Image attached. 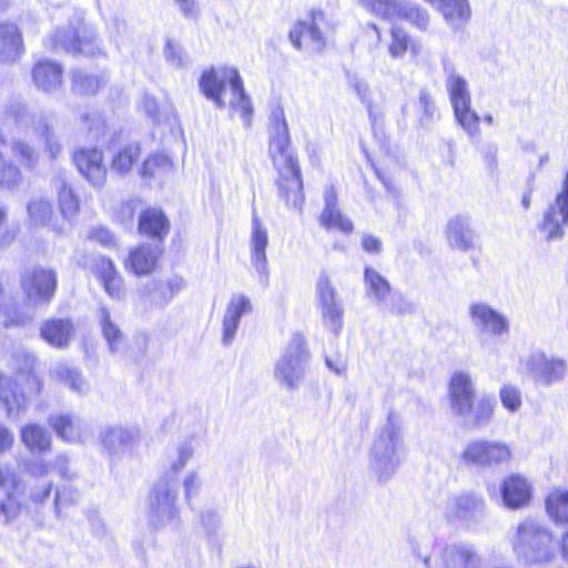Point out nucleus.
I'll use <instances>...</instances> for the list:
<instances>
[{
	"label": "nucleus",
	"instance_id": "f257e3e1",
	"mask_svg": "<svg viewBox=\"0 0 568 568\" xmlns=\"http://www.w3.org/2000/svg\"><path fill=\"white\" fill-rule=\"evenodd\" d=\"M270 124L268 153L276 172L278 196L288 209L302 211L305 202L303 174L298 158L291 150V134L282 108L272 111Z\"/></svg>",
	"mask_w": 568,
	"mask_h": 568
},
{
	"label": "nucleus",
	"instance_id": "f03ea898",
	"mask_svg": "<svg viewBox=\"0 0 568 568\" xmlns=\"http://www.w3.org/2000/svg\"><path fill=\"white\" fill-rule=\"evenodd\" d=\"M199 88L207 100H211L221 109L227 105L224 94L226 89L230 88L233 99L230 100L229 105L239 111L246 123L251 122L252 104L236 68L229 65L206 68L199 78Z\"/></svg>",
	"mask_w": 568,
	"mask_h": 568
},
{
	"label": "nucleus",
	"instance_id": "7ed1b4c3",
	"mask_svg": "<svg viewBox=\"0 0 568 568\" xmlns=\"http://www.w3.org/2000/svg\"><path fill=\"white\" fill-rule=\"evenodd\" d=\"M447 396L453 413L463 419H469L474 427L487 425L495 413L493 396L477 397L475 384L469 374L455 372L447 385Z\"/></svg>",
	"mask_w": 568,
	"mask_h": 568
},
{
	"label": "nucleus",
	"instance_id": "20e7f679",
	"mask_svg": "<svg viewBox=\"0 0 568 568\" xmlns=\"http://www.w3.org/2000/svg\"><path fill=\"white\" fill-rule=\"evenodd\" d=\"M51 51L63 50L74 57H104L98 33L84 23L69 24L57 28L47 39Z\"/></svg>",
	"mask_w": 568,
	"mask_h": 568
},
{
	"label": "nucleus",
	"instance_id": "39448f33",
	"mask_svg": "<svg viewBox=\"0 0 568 568\" xmlns=\"http://www.w3.org/2000/svg\"><path fill=\"white\" fill-rule=\"evenodd\" d=\"M43 390V382L32 373H22L13 377L0 372V405L8 417H19L28 407V400L38 397Z\"/></svg>",
	"mask_w": 568,
	"mask_h": 568
},
{
	"label": "nucleus",
	"instance_id": "423d86ee",
	"mask_svg": "<svg viewBox=\"0 0 568 568\" xmlns=\"http://www.w3.org/2000/svg\"><path fill=\"white\" fill-rule=\"evenodd\" d=\"M10 151L16 162L6 159L0 151V190L13 191L24 180L23 171L33 172L40 163V153L29 141L18 138L10 143Z\"/></svg>",
	"mask_w": 568,
	"mask_h": 568
},
{
	"label": "nucleus",
	"instance_id": "0eeeda50",
	"mask_svg": "<svg viewBox=\"0 0 568 568\" xmlns=\"http://www.w3.org/2000/svg\"><path fill=\"white\" fill-rule=\"evenodd\" d=\"M58 272L40 264L24 270L20 275V288L26 300L34 305H49L58 291Z\"/></svg>",
	"mask_w": 568,
	"mask_h": 568
},
{
	"label": "nucleus",
	"instance_id": "6e6552de",
	"mask_svg": "<svg viewBox=\"0 0 568 568\" xmlns=\"http://www.w3.org/2000/svg\"><path fill=\"white\" fill-rule=\"evenodd\" d=\"M109 169L119 176H129L139 165L143 156V146L140 141L114 133L108 141Z\"/></svg>",
	"mask_w": 568,
	"mask_h": 568
},
{
	"label": "nucleus",
	"instance_id": "1a4fd4ad",
	"mask_svg": "<svg viewBox=\"0 0 568 568\" xmlns=\"http://www.w3.org/2000/svg\"><path fill=\"white\" fill-rule=\"evenodd\" d=\"M71 161L80 175L93 187L101 189L106 184L110 169L99 146L85 145L74 149Z\"/></svg>",
	"mask_w": 568,
	"mask_h": 568
},
{
	"label": "nucleus",
	"instance_id": "9d476101",
	"mask_svg": "<svg viewBox=\"0 0 568 568\" xmlns=\"http://www.w3.org/2000/svg\"><path fill=\"white\" fill-rule=\"evenodd\" d=\"M164 253L162 244L141 242L129 248L122 264L129 274L138 278L152 276L159 271Z\"/></svg>",
	"mask_w": 568,
	"mask_h": 568
},
{
	"label": "nucleus",
	"instance_id": "9b49d317",
	"mask_svg": "<svg viewBox=\"0 0 568 568\" xmlns=\"http://www.w3.org/2000/svg\"><path fill=\"white\" fill-rule=\"evenodd\" d=\"M91 273L111 300L125 298L128 292L125 280L110 256L95 257L91 265Z\"/></svg>",
	"mask_w": 568,
	"mask_h": 568
},
{
	"label": "nucleus",
	"instance_id": "f8f14e48",
	"mask_svg": "<svg viewBox=\"0 0 568 568\" xmlns=\"http://www.w3.org/2000/svg\"><path fill=\"white\" fill-rule=\"evenodd\" d=\"M462 458L467 464L486 467L507 463L511 458V450L504 443L474 440L466 446Z\"/></svg>",
	"mask_w": 568,
	"mask_h": 568
},
{
	"label": "nucleus",
	"instance_id": "ddd939ff",
	"mask_svg": "<svg viewBox=\"0 0 568 568\" xmlns=\"http://www.w3.org/2000/svg\"><path fill=\"white\" fill-rule=\"evenodd\" d=\"M310 22L296 21L288 32V39L295 49L302 50L312 47L314 52H322L326 47V39L316 22L325 19L322 10L310 11Z\"/></svg>",
	"mask_w": 568,
	"mask_h": 568
},
{
	"label": "nucleus",
	"instance_id": "4468645a",
	"mask_svg": "<svg viewBox=\"0 0 568 568\" xmlns=\"http://www.w3.org/2000/svg\"><path fill=\"white\" fill-rule=\"evenodd\" d=\"M568 223V172L562 181V189L557 193L555 201L546 210L539 224L540 231L547 240L561 239L565 234L564 226Z\"/></svg>",
	"mask_w": 568,
	"mask_h": 568
},
{
	"label": "nucleus",
	"instance_id": "2eb2a0df",
	"mask_svg": "<svg viewBox=\"0 0 568 568\" xmlns=\"http://www.w3.org/2000/svg\"><path fill=\"white\" fill-rule=\"evenodd\" d=\"M136 230L141 236L164 245L171 231V222L162 207L146 206L138 215Z\"/></svg>",
	"mask_w": 568,
	"mask_h": 568
},
{
	"label": "nucleus",
	"instance_id": "dca6fc26",
	"mask_svg": "<svg viewBox=\"0 0 568 568\" xmlns=\"http://www.w3.org/2000/svg\"><path fill=\"white\" fill-rule=\"evenodd\" d=\"M318 223L327 232L337 231L345 235L354 232V223L339 209L338 195L333 186L324 192V209L318 216Z\"/></svg>",
	"mask_w": 568,
	"mask_h": 568
},
{
	"label": "nucleus",
	"instance_id": "f3484780",
	"mask_svg": "<svg viewBox=\"0 0 568 568\" xmlns=\"http://www.w3.org/2000/svg\"><path fill=\"white\" fill-rule=\"evenodd\" d=\"M389 40L386 50L390 59L403 60L407 55L415 60L422 55L423 45L407 29L399 24H392L388 29Z\"/></svg>",
	"mask_w": 568,
	"mask_h": 568
},
{
	"label": "nucleus",
	"instance_id": "a211bd4d",
	"mask_svg": "<svg viewBox=\"0 0 568 568\" xmlns=\"http://www.w3.org/2000/svg\"><path fill=\"white\" fill-rule=\"evenodd\" d=\"M39 334L50 346L67 348L75 334V324L71 317H49L42 322Z\"/></svg>",
	"mask_w": 568,
	"mask_h": 568
},
{
	"label": "nucleus",
	"instance_id": "6ab92c4d",
	"mask_svg": "<svg viewBox=\"0 0 568 568\" xmlns=\"http://www.w3.org/2000/svg\"><path fill=\"white\" fill-rule=\"evenodd\" d=\"M31 78L33 84L45 93L57 91L63 84L64 69L61 63L40 59L32 65Z\"/></svg>",
	"mask_w": 568,
	"mask_h": 568
},
{
	"label": "nucleus",
	"instance_id": "aec40b11",
	"mask_svg": "<svg viewBox=\"0 0 568 568\" xmlns=\"http://www.w3.org/2000/svg\"><path fill=\"white\" fill-rule=\"evenodd\" d=\"M531 484L520 474L506 476L500 485V495L504 504L511 509L529 505L531 499Z\"/></svg>",
	"mask_w": 568,
	"mask_h": 568
},
{
	"label": "nucleus",
	"instance_id": "412c9836",
	"mask_svg": "<svg viewBox=\"0 0 568 568\" xmlns=\"http://www.w3.org/2000/svg\"><path fill=\"white\" fill-rule=\"evenodd\" d=\"M527 369L538 382L551 384L564 377L566 364L560 358L548 357L544 353H535L527 362Z\"/></svg>",
	"mask_w": 568,
	"mask_h": 568
},
{
	"label": "nucleus",
	"instance_id": "4be33fe9",
	"mask_svg": "<svg viewBox=\"0 0 568 568\" xmlns=\"http://www.w3.org/2000/svg\"><path fill=\"white\" fill-rule=\"evenodd\" d=\"M20 28L13 22H0V63H12L24 53Z\"/></svg>",
	"mask_w": 568,
	"mask_h": 568
},
{
	"label": "nucleus",
	"instance_id": "5701e85b",
	"mask_svg": "<svg viewBox=\"0 0 568 568\" xmlns=\"http://www.w3.org/2000/svg\"><path fill=\"white\" fill-rule=\"evenodd\" d=\"M20 439L32 454L43 455L52 449L51 435L39 424L29 423L21 427Z\"/></svg>",
	"mask_w": 568,
	"mask_h": 568
},
{
	"label": "nucleus",
	"instance_id": "b1692460",
	"mask_svg": "<svg viewBox=\"0 0 568 568\" xmlns=\"http://www.w3.org/2000/svg\"><path fill=\"white\" fill-rule=\"evenodd\" d=\"M27 213L32 224L61 233L62 230L55 222L54 209L50 200L44 197L30 200L27 204Z\"/></svg>",
	"mask_w": 568,
	"mask_h": 568
},
{
	"label": "nucleus",
	"instance_id": "393cba45",
	"mask_svg": "<svg viewBox=\"0 0 568 568\" xmlns=\"http://www.w3.org/2000/svg\"><path fill=\"white\" fill-rule=\"evenodd\" d=\"M469 314L471 318L477 321L484 329H487L493 334L500 335L508 331L507 320L486 304H471L469 307Z\"/></svg>",
	"mask_w": 568,
	"mask_h": 568
},
{
	"label": "nucleus",
	"instance_id": "a878e982",
	"mask_svg": "<svg viewBox=\"0 0 568 568\" xmlns=\"http://www.w3.org/2000/svg\"><path fill=\"white\" fill-rule=\"evenodd\" d=\"M250 311L251 302L245 295H237L231 300L223 318V341L225 343L233 339L242 315Z\"/></svg>",
	"mask_w": 568,
	"mask_h": 568
},
{
	"label": "nucleus",
	"instance_id": "bb28decb",
	"mask_svg": "<svg viewBox=\"0 0 568 568\" xmlns=\"http://www.w3.org/2000/svg\"><path fill=\"white\" fill-rule=\"evenodd\" d=\"M550 534L547 530L538 527L532 521H524L518 525V542L531 552L544 549L550 541Z\"/></svg>",
	"mask_w": 568,
	"mask_h": 568
},
{
	"label": "nucleus",
	"instance_id": "cd10ccee",
	"mask_svg": "<svg viewBox=\"0 0 568 568\" xmlns=\"http://www.w3.org/2000/svg\"><path fill=\"white\" fill-rule=\"evenodd\" d=\"M71 90L77 95L92 97L100 92L104 79L100 74L87 73L82 69H73L70 79Z\"/></svg>",
	"mask_w": 568,
	"mask_h": 568
},
{
	"label": "nucleus",
	"instance_id": "c85d7f7f",
	"mask_svg": "<svg viewBox=\"0 0 568 568\" xmlns=\"http://www.w3.org/2000/svg\"><path fill=\"white\" fill-rule=\"evenodd\" d=\"M4 493V497L0 500V523L10 524L18 519L23 509L24 505L21 500L22 497V485L20 488L8 489Z\"/></svg>",
	"mask_w": 568,
	"mask_h": 568
},
{
	"label": "nucleus",
	"instance_id": "c756f323",
	"mask_svg": "<svg viewBox=\"0 0 568 568\" xmlns=\"http://www.w3.org/2000/svg\"><path fill=\"white\" fill-rule=\"evenodd\" d=\"M55 435L64 442L73 443L81 437V429L75 418L70 414L52 415L48 419Z\"/></svg>",
	"mask_w": 568,
	"mask_h": 568
},
{
	"label": "nucleus",
	"instance_id": "7c9ffc66",
	"mask_svg": "<svg viewBox=\"0 0 568 568\" xmlns=\"http://www.w3.org/2000/svg\"><path fill=\"white\" fill-rule=\"evenodd\" d=\"M184 285L181 276H174L166 281H154L148 288V294L152 296L156 304L163 305L173 300Z\"/></svg>",
	"mask_w": 568,
	"mask_h": 568
},
{
	"label": "nucleus",
	"instance_id": "2f4dec72",
	"mask_svg": "<svg viewBox=\"0 0 568 568\" xmlns=\"http://www.w3.org/2000/svg\"><path fill=\"white\" fill-rule=\"evenodd\" d=\"M446 236L453 247L467 251L473 247V236L467 223L455 216L447 223Z\"/></svg>",
	"mask_w": 568,
	"mask_h": 568
},
{
	"label": "nucleus",
	"instance_id": "473e14b6",
	"mask_svg": "<svg viewBox=\"0 0 568 568\" xmlns=\"http://www.w3.org/2000/svg\"><path fill=\"white\" fill-rule=\"evenodd\" d=\"M548 516L560 524L568 523V490L556 488L545 499Z\"/></svg>",
	"mask_w": 568,
	"mask_h": 568
},
{
	"label": "nucleus",
	"instance_id": "72a5a7b5",
	"mask_svg": "<svg viewBox=\"0 0 568 568\" xmlns=\"http://www.w3.org/2000/svg\"><path fill=\"white\" fill-rule=\"evenodd\" d=\"M57 203L60 214L65 220H72L78 215L81 203L78 194L71 185L62 183L57 192Z\"/></svg>",
	"mask_w": 568,
	"mask_h": 568
},
{
	"label": "nucleus",
	"instance_id": "f704fd0d",
	"mask_svg": "<svg viewBox=\"0 0 568 568\" xmlns=\"http://www.w3.org/2000/svg\"><path fill=\"white\" fill-rule=\"evenodd\" d=\"M398 19L408 22L422 32L427 31L430 26V14L428 10L417 3L403 2Z\"/></svg>",
	"mask_w": 568,
	"mask_h": 568
},
{
	"label": "nucleus",
	"instance_id": "c9c22d12",
	"mask_svg": "<svg viewBox=\"0 0 568 568\" xmlns=\"http://www.w3.org/2000/svg\"><path fill=\"white\" fill-rule=\"evenodd\" d=\"M37 131L49 160L55 162L63 153V144L58 139L53 125L48 120H42L39 122Z\"/></svg>",
	"mask_w": 568,
	"mask_h": 568
},
{
	"label": "nucleus",
	"instance_id": "e433bc0d",
	"mask_svg": "<svg viewBox=\"0 0 568 568\" xmlns=\"http://www.w3.org/2000/svg\"><path fill=\"white\" fill-rule=\"evenodd\" d=\"M268 237L266 230L261 225L257 219L253 221L251 235L252 262L255 266H264L266 262V246Z\"/></svg>",
	"mask_w": 568,
	"mask_h": 568
},
{
	"label": "nucleus",
	"instance_id": "4c0bfd02",
	"mask_svg": "<svg viewBox=\"0 0 568 568\" xmlns=\"http://www.w3.org/2000/svg\"><path fill=\"white\" fill-rule=\"evenodd\" d=\"M447 89L453 109L471 104V97L467 82L458 74H450L447 79Z\"/></svg>",
	"mask_w": 568,
	"mask_h": 568
},
{
	"label": "nucleus",
	"instance_id": "58836bf2",
	"mask_svg": "<svg viewBox=\"0 0 568 568\" xmlns=\"http://www.w3.org/2000/svg\"><path fill=\"white\" fill-rule=\"evenodd\" d=\"M363 7L383 20L398 19L402 1L398 0H361Z\"/></svg>",
	"mask_w": 568,
	"mask_h": 568
},
{
	"label": "nucleus",
	"instance_id": "ea45409f",
	"mask_svg": "<svg viewBox=\"0 0 568 568\" xmlns=\"http://www.w3.org/2000/svg\"><path fill=\"white\" fill-rule=\"evenodd\" d=\"M172 165L170 158L162 152H152L139 165V173L143 179L155 176L161 171L169 169Z\"/></svg>",
	"mask_w": 568,
	"mask_h": 568
},
{
	"label": "nucleus",
	"instance_id": "a19ab883",
	"mask_svg": "<svg viewBox=\"0 0 568 568\" xmlns=\"http://www.w3.org/2000/svg\"><path fill=\"white\" fill-rule=\"evenodd\" d=\"M276 376L286 386L295 387L301 378L298 358L294 356L283 357L276 365Z\"/></svg>",
	"mask_w": 568,
	"mask_h": 568
},
{
	"label": "nucleus",
	"instance_id": "79ce46f5",
	"mask_svg": "<svg viewBox=\"0 0 568 568\" xmlns=\"http://www.w3.org/2000/svg\"><path fill=\"white\" fill-rule=\"evenodd\" d=\"M364 282L368 291L378 300L386 298L392 292L389 282L372 266L364 268Z\"/></svg>",
	"mask_w": 568,
	"mask_h": 568
},
{
	"label": "nucleus",
	"instance_id": "37998d69",
	"mask_svg": "<svg viewBox=\"0 0 568 568\" xmlns=\"http://www.w3.org/2000/svg\"><path fill=\"white\" fill-rule=\"evenodd\" d=\"M454 110L456 122L465 130L468 135H476L479 133L480 118L471 104H466Z\"/></svg>",
	"mask_w": 568,
	"mask_h": 568
},
{
	"label": "nucleus",
	"instance_id": "c03bdc74",
	"mask_svg": "<svg viewBox=\"0 0 568 568\" xmlns=\"http://www.w3.org/2000/svg\"><path fill=\"white\" fill-rule=\"evenodd\" d=\"M100 324L102 335L106 339L109 347L112 351H116L122 341V333L119 326L112 321L108 308L101 310Z\"/></svg>",
	"mask_w": 568,
	"mask_h": 568
},
{
	"label": "nucleus",
	"instance_id": "a18cd8bd",
	"mask_svg": "<svg viewBox=\"0 0 568 568\" xmlns=\"http://www.w3.org/2000/svg\"><path fill=\"white\" fill-rule=\"evenodd\" d=\"M316 295L321 307L338 303L336 288L328 274L321 273L316 282Z\"/></svg>",
	"mask_w": 568,
	"mask_h": 568
},
{
	"label": "nucleus",
	"instance_id": "49530a36",
	"mask_svg": "<svg viewBox=\"0 0 568 568\" xmlns=\"http://www.w3.org/2000/svg\"><path fill=\"white\" fill-rule=\"evenodd\" d=\"M322 318L324 324L334 334L339 333L343 327L344 311L339 303L322 306Z\"/></svg>",
	"mask_w": 568,
	"mask_h": 568
},
{
	"label": "nucleus",
	"instance_id": "de8ad7c7",
	"mask_svg": "<svg viewBox=\"0 0 568 568\" xmlns=\"http://www.w3.org/2000/svg\"><path fill=\"white\" fill-rule=\"evenodd\" d=\"M499 398L503 406L509 412H516L521 406V393L518 387L507 384L499 390Z\"/></svg>",
	"mask_w": 568,
	"mask_h": 568
},
{
	"label": "nucleus",
	"instance_id": "09e8293b",
	"mask_svg": "<svg viewBox=\"0 0 568 568\" xmlns=\"http://www.w3.org/2000/svg\"><path fill=\"white\" fill-rule=\"evenodd\" d=\"M418 102L422 111V122L433 121L438 115L435 100L428 90L423 89L419 91Z\"/></svg>",
	"mask_w": 568,
	"mask_h": 568
},
{
	"label": "nucleus",
	"instance_id": "8fccbe9b",
	"mask_svg": "<svg viewBox=\"0 0 568 568\" xmlns=\"http://www.w3.org/2000/svg\"><path fill=\"white\" fill-rule=\"evenodd\" d=\"M22 481L18 473L8 464H0V491L20 488Z\"/></svg>",
	"mask_w": 568,
	"mask_h": 568
},
{
	"label": "nucleus",
	"instance_id": "3c124183",
	"mask_svg": "<svg viewBox=\"0 0 568 568\" xmlns=\"http://www.w3.org/2000/svg\"><path fill=\"white\" fill-rule=\"evenodd\" d=\"M154 509L160 510L162 507H169L172 516H175L178 510L174 507L175 494L169 488H156L153 491Z\"/></svg>",
	"mask_w": 568,
	"mask_h": 568
},
{
	"label": "nucleus",
	"instance_id": "603ef678",
	"mask_svg": "<svg viewBox=\"0 0 568 568\" xmlns=\"http://www.w3.org/2000/svg\"><path fill=\"white\" fill-rule=\"evenodd\" d=\"M88 239L103 247H114L116 245L115 235L109 229L103 226L92 229Z\"/></svg>",
	"mask_w": 568,
	"mask_h": 568
},
{
	"label": "nucleus",
	"instance_id": "864d4df0",
	"mask_svg": "<svg viewBox=\"0 0 568 568\" xmlns=\"http://www.w3.org/2000/svg\"><path fill=\"white\" fill-rule=\"evenodd\" d=\"M16 443L14 434L0 423V456L12 450Z\"/></svg>",
	"mask_w": 568,
	"mask_h": 568
},
{
	"label": "nucleus",
	"instance_id": "5fc2aeb1",
	"mask_svg": "<svg viewBox=\"0 0 568 568\" xmlns=\"http://www.w3.org/2000/svg\"><path fill=\"white\" fill-rule=\"evenodd\" d=\"M62 379L64 384L77 392L82 390L83 386V378L81 376V373L77 369H65L62 374Z\"/></svg>",
	"mask_w": 568,
	"mask_h": 568
},
{
	"label": "nucleus",
	"instance_id": "6e6d98bb",
	"mask_svg": "<svg viewBox=\"0 0 568 568\" xmlns=\"http://www.w3.org/2000/svg\"><path fill=\"white\" fill-rule=\"evenodd\" d=\"M139 203L136 200H129L121 204L119 209V219L121 222H132L135 217Z\"/></svg>",
	"mask_w": 568,
	"mask_h": 568
},
{
	"label": "nucleus",
	"instance_id": "4d7b16f0",
	"mask_svg": "<svg viewBox=\"0 0 568 568\" xmlns=\"http://www.w3.org/2000/svg\"><path fill=\"white\" fill-rule=\"evenodd\" d=\"M442 158L445 166L455 168L457 161V150L454 142H447L445 144Z\"/></svg>",
	"mask_w": 568,
	"mask_h": 568
},
{
	"label": "nucleus",
	"instance_id": "13d9d810",
	"mask_svg": "<svg viewBox=\"0 0 568 568\" xmlns=\"http://www.w3.org/2000/svg\"><path fill=\"white\" fill-rule=\"evenodd\" d=\"M362 246L367 253H379L382 251V242L374 235H365L362 239Z\"/></svg>",
	"mask_w": 568,
	"mask_h": 568
},
{
	"label": "nucleus",
	"instance_id": "bf43d9fd",
	"mask_svg": "<svg viewBox=\"0 0 568 568\" xmlns=\"http://www.w3.org/2000/svg\"><path fill=\"white\" fill-rule=\"evenodd\" d=\"M51 490H52V485L51 484H45L41 488H39L37 490H33L30 494V499L34 504L43 503L45 499H48L50 497Z\"/></svg>",
	"mask_w": 568,
	"mask_h": 568
},
{
	"label": "nucleus",
	"instance_id": "052dcab7",
	"mask_svg": "<svg viewBox=\"0 0 568 568\" xmlns=\"http://www.w3.org/2000/svg\"><path fill=\"white\" fill-rule=\"evenodd\" d=\"M51 469V465L47 462L32 463L29 466V471L32 476H43Z\"/></svg>",
	"mask_w": 568,
	"mask_h": 568
},
{
	"label": "nucleus",
	"instance_id": "680f3d73",
	"mask_svg": "<svg viewBox=\"0 0 568 568\" xmlns=\"http://www.w3.org/2000/svg\"><path fill=\"white\" fill-rule=\"evenodd\" d=\"M16 240V232L7 230L0 235V250L11 245Z\"/></svg>",
	"mask_w": 568,
	"mask_h": 568
},
{
	"label": "nucleus",
	"instance_id": "e2e57ef3",
	"mask_svg": "<svg viewBox=\"0 0 568 568\" xmlns=\"http://www.w3.org/2000/svg\"><path fill=\"white\" fill-rule=\"evenodd\" d=\"M409 305L405 302L404 297L400 296L397 303H393L389 306V311L395 314H404L409 311Z\"/></svg>",
	"mask_w": 568,
	"mask_h": 568
},
{
	"label": "nucleus",
	"instance_id": "0e129e2a",
	"mask_svg": "<svg viewBox=\"0 0 568 568\" xmlns=\"http://www.w3.org/2000/svg\"><path fill=\"white\" fill-rule=\"evenodd\" d=\"M184 14L190 16L195 11L194 0H175Z\"/></svg>",
	"mask_w": 568,
	"mask_h": 568
},
{
	"label": "nucleus",
	"instance_id": "69168bd1",
	"mask_svg": "<svg viewBox=\"0 0 568 568\" xmlns=\"http://www.w3.org/2000/svg\"><path fill=\"white\" fill-rule=\"evenodd\" d=\"M196 485V476L191 474L189 475L184 480V487L186 495H189L192 490V488Z\"/></svg>",
	"mask_w": 568,
	"mask_h": 568
},
{
	"label": "nucleus",
	"instance_id": "338daca9",
	"mask_svg": "<svg viewBox=\"0 0 568 568\" xmlns=\"http://www.w3.org/2000/svg\"><path fill=\"white\" fill-rule=\"evenodd\" d=\"M531 194L525 193L521 197V205L527 210L530 206Z\"/></svg>",
	"mask_w": 568,
	"mask_h": 568
},
{
	"label": "nucleus",
	"instance_id": "774afa93",
	"mask_svg": "<svg viewBox=\"0 0 568 568\" xmlns=\"http://www.w3.org/2000/svg\"><path fill=\"white\" fill-rule=\"evenodd\" d=\"M8 212L6 207L0 206V226L7 222Z\"/></svg>",
	"mask_w": 568,
	"mask_h": 568
}]
</instances>
